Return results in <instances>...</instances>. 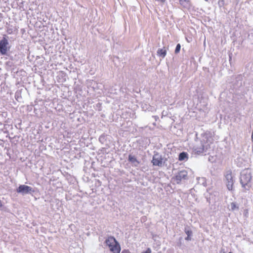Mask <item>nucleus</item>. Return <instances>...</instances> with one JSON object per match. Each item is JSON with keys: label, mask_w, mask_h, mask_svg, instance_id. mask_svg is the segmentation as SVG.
Segmentation results:
<instances>
[{"label": "nucleus", "mask_w": 253, "mask_h": 253, "mask_svg": "<svg viewBox=\"0 0 253 253\" xmlns=\"http://www.w3.org/2000/svg\"><path fill=\"white\" fill-rule=\"evenodd\" d=\"M206 137H203V140L201 141V144L200 146L198 145H195L194 148V151L197 154H200L204 152V151H206L208 149L209 147V144H206L205 143V144H203V142H205L206 141Z\"/></svg>", "instance_id": "7ed1b4c3"}, {"label": "nucleus", "mask_w": 253, "mask_h": 253, "mask_svg": "<svg viewBox=\"0 0 253 253\" xmlns=\"http://www.w3.org/2000/svg\"><path fill=\"white\" fill-rule=\"evenodd\" d=\"M142 253H151V250L150 248H148L145 252Z\"/></svg>", "instance_id": "2eb2a0df"}, {"label": "nucleus", "mask_w": 253, "mask_h": 253, "mask_svg": "<svg viewBox=\"0 0 253 253\" xmlns=\"http://www.w3.org/2000/svg\"><path fill=\"white\" fill-rule=\"evenodd\" d=\"M229 253H232L231 252H229Z\"/></svg>", "instance_id": "6ab92c4d"}, {"label": "nucleus", "mask_w": 253, "mask_h": 253, "mask_svg": "<svg viewBox=\"0 0 253 253\" xmlns=\"http://www.w3.org/2000/svg\"><path fill=\"white\" fill-rule=\"evenodd\" d=\"M16 191L17 193H20L23 195L31 194L34 192L33 188L26 185H20L17 189Z\"/></svg>", "instance_id": "20e7f679"}, {"label": "nucleus", "mask_w": 253, "mask_h": 253, "mask_svg": "<svg viewBox=\"0 0 253 253\" xmlns=\"http://www.w3.org/2000/svg\"><path fill=\"white\" fill-rule=\"evenodd\" d=\"M122 253H130L128 250H123Z\"/></svg>", "instance_id": "dca6fc26"}, {"label": "nucleus", "mask_w": 253, "mask_h": 253, "mask_svg": "<svg viewBox=\"0 0 253 253\" xmlns=\"http://www.w3.org/2000/svg\"><path fill=\"white\" fill-rule=\"evenodd\" d=\"M128 161L135 167H137L139 164V162L137 161L135 157L131 155H129L128 156Z\"/></svg>", "instance_id": "1a4fd4ad"}, {"label": "nucleus", "mask_w": 253, "mask_h": 253, "mask_svg": "<svg viewBox=\"0 0 253 253\" xmlns=\"http://www.w3.org/2000/svg\"><path fill=\"white\" fill-rule=\"evenodd\" d=\"M185 233L187 235V237L185 238V240L187 241H190L191 240V236L192 234V231L189 230H185Z\"/></svg>", "instance_id": "f8f14e48"}, {"label": "nucleus", "mask_w": 253, "mask_h": 253, "mask_svg": "<svg viewBox=\"0 0 253 253\" xmlns=\"http://www.w3.org/2000/svg\"><path fill=\"white\" fill-rule=\"evenodd\" d=\"M230 210L232 211H234L235 210H238L239 208L237 207L235 203H231L230 205L229 206Z\"/></svg>", "instance_id": "ddd939ff"}, {"label": "nucleus", "mask_w": 253, "mask_h": 253, "mask_svg": "<svg viewBox=\"0 0 253 253\" xmlns=\"http://www.w3.org/2000/svg\"><path fill=\"white\" fill-rule=\"evenodd\" d=\"M188 159V154L186 152H182L179 155V160L184 161Z\"/></svg>", "instance_id": "9b49d317"}, {"label": "nucleus", "mask_w": 253, "mask_h": 253, "mask_svg": "<svg viewBox=\"0 0 253 253\" xmlns=\"http://www.w3.org/2000/svg\"><path fill=\"white\" fill-rule=\"evenodd\" d=\"M225 181L228 189L229 190H232L233 189L234 181L230 171H227L225 175Z\"/></svg>", "instance_id": "39448f33"}, {"label": "nucleus", "mask_w": 253, "mask_h": 253, "mask_svg": "<svg viewBox=\"0 0 253 253\" xmlns=\"http://www.w3.org/2000/svg\"><path fill=\"white\" fill-rule=\"evenodd\" d=\"M176 182L178 184L182 180H185L187 178V172L186 170H181L179 171L175 176Z\"/></svg>", "instance_id": "6e6552de"}, {"label": "nucleus", "mask_w": 253, "mask_h": 253, "mask_svg": "<svg viewBox=\"0 0 253 253\" xmlns=\"http://www.w3.org/2000/svg\"><path fill=\"white\" fill-rule=\"evenodd\" d=\"M8 42L7 40L3 38L0 42V52L4 55L8 50Z\"/></svg>", "instance_id": "423d86ee"}, {"label": "nucleus", "mask_w": 253, "mask_h": 253, "mask_svg": "<svg viewBox=\"0 0 253 253\" xmlns=\"http://www.w3.org/2000/svg\"><path fill=\"white\" fill-rule=\"evenodd\" d=\"M106 244L109 247L110 250L113 253H120L121 247L115 238L113 237H109L106 240Z\"/></svg>", "instance_id": "f03ea898"}, {"label": "nucleus", "mask_w": 253, "mask_h": 253, "mask_svg": "<svg viewBox=\"0 0 253 253\" xmlns=\"http://www.w3.org/2000/svg\"><path fill=\"white\" fill-rule=\"evenodd\" d=\"M167 50L165 47L163 49H159L157 51V54L159 56L164 58L166 55Z\"/></svg>", "instance_id": "9d476101"}, {"label": "nucleus", "mask_w": 253, "mask_h": 253, "mask_svg": "<svg viewBox=\"0 0 253 253\" xmlns=\"http://www.w3.org/2000/svg\"><path fill=\"white\" fill-rule=\"evenodd\" d=\"M158 253H162L161 252H159Z\"/></svg>", "instance_id": "a211bd4d"}, {"label": "nucleus", "mask_w": 253, "mask_h": 253, "mask_svg": "<svg viewBox=\"0 0 253 253\" xmlns=\"http://www.w3.org/2000/svg\"><path fill=\"white\" fill-rule=\"evenodd\" d=\"M152 163L154 166L162 167L163 166L162 156L158 153H155L153 157Z\"/></svg>", "instance_id": "0eeeda50"}, {"label": "nucleus", "mask_w": 253, "mask_h": 253, "mask_svg": "<svg viewBox=\"0 0 253 253\" xmlns=\"http://www.w3.org/2000/svg\"><path fill=\"white\" fill-rule=\"evenodd\" d=\"M180 48H181V45L179 43L177 44V45H176V48L175 49V53L176 54L178 53L180 50Z\"/></svg>", "instance_id": "4468645a"}, {"label": "nucleus", "mask_w": 253, "mask_h": 253, "mask_svg": "<svg viewBox=\"0 0 253 253\" xmlns=\"http://www.w3.org/2000/svg\"><path fill=\"white\" fill-rule=\"evenodd\" d=\"M2 206V204L1 201L0 200V208Z\"/></svg>", "instance_id": "f3484780"}, {"label": "nucleus", "mask_w": 253, "mask_h": 253, "mask_svg": "<svg viewBox=\"0 0 253 253\" xmlns=\"http://www.w3.org/2000/svg\"><path fill=\"white\" fill-rule=\"evenodd\" d=\"M252 173L250 169L243 170L240 175V183L243 187L246 190H249L250 188L249 185L252 179Z\"/></svg>", "instance_id": "f257e3e1"}]
</instances>
